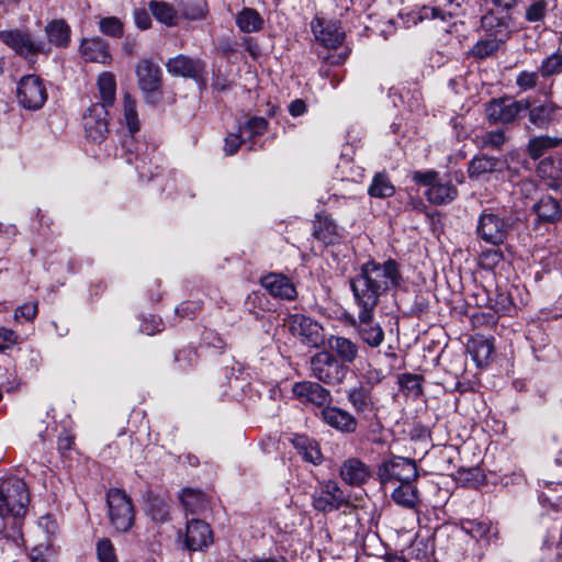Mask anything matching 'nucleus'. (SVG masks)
Segmentation results:
<instances>
[{"instance_id":"nucleus-1","label":"nucleus","mask_w":562,"mask_h":562,"mask_svg":"<svg viewBox=\"0 0 562 562\" xmlns=\"http://www.w3.org/2000/svg\"><path fill=\"white\" fill-rule=\"evenodd\" d=\"M404 283L401 265L392 258L383 262H364L359 274L350 281V286L363 312L372 313L381 295L400 289Z\"/></svg>"},{"instance_id":"nucleus-2","label":"nucleus","mask_w":562,"mask_h":562,"mask_svg":"<svg viewBox=\"0 0 562 562\" xmlns=\"http://www.w3.org/2000/svg\"><path fill=\"white\" fill-rule=\"evenodd\" d=\"M123 116L130 132V136L123 142V148L127 154L126 160L128 164L135 165L142 177H146V165L151 161L150 155L155 148L134 138V134L139 131L140 122L136 110V100L130 93H125L123 97Z\"/></svg>"},{"instance_id":"nucleus-3","label":"nucleus","mask_w":562,"mask_h":562,"mask_svg":"<svg viewBox=\"0 0 562 562\" xmlns=\"http://www.w3.org/2000/svg\"><path fill=\"white\" fill-rule=\"evenodd\" d=\"M30 502L24 481L7 477L0 482V517H23Z\"/></svg>"},{"instance_id":"nucleus-4","label":"nucleus","mask_w":562,"mask_h":562,"mask_svg":"<svg viewBox=\"0 0 562 562\" xmlns=\"http://www.w3.org/2000/svg\"><path fill=\"white\" fill-rule=\"evenodd\" d=\"M108 517L116 532H127L135 521V509L131 497L120 488L106 493Z\"/></svg>"},{"instance_id":"nucleus-5","label":"nucleus","mask_w":562,"mask_h":562,"mask_svg":"<svg viewBox=\"0 0 562 562\" xmlns=\"http://www.w3.org/2000/svg\"><path fill=\"white\" fill-rule=\"evenodd\" d=\"M412 179L416 183L428 188L425 195L431 204H447L458 195L457 187L450 180L442 181L439 172L435 170L414 171Z\"/></svg>"},{"instance_id":"nucleus-6","label":"nucleus","mask_w":562,"mask_h":562,"mask_svg":"<svg viewBox=\"0 0 562 562\" xmlns=\"http://www.w3.org/2000/svg\"><path fill=\"white\" fill-rule=\"evenodd\" d=\"M0 41L16 55L33 59L38 54H49L50 47L44 41H36L27 30L13 29L0 31Z\"/></svg>"},{"instance_id":"nucleus-7","label":"nucleus","mask_w":562,"mask_h":562,"mask_svg":"<svg viewBox=\"0 0 562 562\" xmlns=\"http://www.w3.org/2000/svg\"><path fill=\"white\" fill-rule=\"evenodd\" d=\"M529 106L528 99L498 98L487 103L485 112L490 123L510 124L520 119Z\"/></svg>"},{"instance_id":"nucleus-8","label":"nucleus","mask_w":562,"mask_h":562,"mask_svg":"<svg viewBox=\"0 0 562 562\" xmlns=\"http://www.w3.org/2000/svg\"><path fill=\"white\" fill-rule=\"evenodd\" d=\"M312 375L328 385L340 383L346 374L344 364L329 351H319L311 358Z\"/></svg>"},{"instance_id":"nucleus-9","label":"nucleus","mask_w":562,"mask_h":562,"mask_svg":"<svg viewBox=\"0 0 562 562\" xmlns=\"http://www.w3.org/2000/svg\"><path fill=\"white\" fill-rule=\"evenodd\" d=\"M378 476L382 485L395 482H414L418 477L416 463L407 458L394 457L384 461L378 470Z\"/></svg>"},{"instance_id":"nucleus-10","label":"nucleus","mask_w":562,"mask_h":562,"mask_svg":"<svg viewBox=\"0 0 562 562\" xmlns=\"http://www.w3.org/2000/svg\"><path fill=\"white\" fill-rule=\"evenodd\" d=\"M138 86L145 95V101L155 105L161 100V70L149 59H143L136 67Z\"/></svg>"},{"instance_id":"nucleus-11","label":"nucleus","mask_w":562,"mask_h":562,"mask_svg":"<svg viewBox=\"0 0 562 562\" xmlns=\"http://www.w3.org/2000/svg\"><path fill=\"white\" fill-rule=\"evenodd\" d=\"M16 97L24 109H41L47 100L44 81L36 75L23 76L18 83Z\"/></svg>"},{"instance_id":"nucleus-12","label":"nucleus","mask_w":562,"mask_h":562,"mask_svg":"<svg viewBox=\"0 0 562 562\" xmlns=\"http://www.w3.org/2000/svg\"><path fill=\"white\" fill-rule=\"evenodd\" d=\"M345 503V493L334 480L319 482L312 494L313 508L321 513L338 510Z\"/></svg>"},{"instance_id":"nucleus-13","label":"nucleus","mask_w":562,"mask_h":562,"mask_svg":"<svg viewBox=\"0 0 562 562\" xmlns=\"http://www.w3.org/2000/svg\"><path fill=\"white\" fill-rule=\"evenodd\" d=\"M109 111L100 104H91L83 114V128L88 139L102 143L109 134Z\"/></svg>"},{"instance_id":"nucleus-14","label":"nucleus","mask_w":562,"mask_h":562,"mask_svg":"<svg viewBox=\"0 0 562 562\" xmlns=\"http://www.w3.org/2000/svg\"><path fill=\"white\" fill-rule=\"evenodd\" d=\"M292 394L300 403L311 404L322 409L333 401L329 390L312 381L295 382L292 385Z\"/></svg>"},{"instance_id":"nucleus-15","label":"nucleus","mask_w":562,"mask_h":562,"mask_svg":"<svg viewBox=\"0 0 562 562\" xmlns=\"http://www.w3.org/2000/svg\"><path fill=\"white\" fill-rule=\"evenodd\" d=\"M509 224L495 213H483L479 218L477 235L492 245L502 244L508 234Z\"/></svg>"},{"instance_id":"nucleus-16","label":"nucleus","mask_w":562,"mask_h":562,"mask_svg":"<svg viewBox=\"0 0 562 562\" xmlns=\"http://www.w3.org/2000/svg\"><path fill=\"white\" fill-rule=\"evenodd\" d=\"M562 108L552 100H544L541 103L529 106L528 121L538 130H549L560 123Z\"/></svg>"},{"instance_id":"nucleus-17","label":"nucleus","mask_w":562,"mask_h":562,"mask_svg":"<svg viewBox=\"0 0 562 562\" xmlns=\"http://www.w3.org/2000/svg\"><path fill=\"white\" fill-rule=\"evenodd\" d=\"M291 330L302 344L311 348H317L325 341L324 328L314 318H293Z\"/></svg>"},{"instance_id":"nucleus-18","label":"nucleus","mask_w":562,"mask_h":562,"mask_svg":"<svg viewBox=\"0 0 562 562\" xmlns=\"http://www.w3.org/2000/svg\"><path fill=\"white\" fill-rule=\"evenodd\" d=\"M321 419L341 434H353L358 428V420L350 412L333 406L331 403L321 409Z\"/></svg>"},{"instance_id":"nucleus-19","label":"nucleus","mask_w":562,"mask_h":562,"mask_svg":"<svg viewBox=\"0 0 562 562\" xmlns=\"http://www.w3.org/2000/svg\"><path fill=\"white\" fill-rule=\"evenodd\" d=\"M167 70L173 76L190 78L200 81L205 71V63L199 58L178 55L166 64Z\"/></svg>"},{"instance_id":"nucleus-20","label":"nucleus","mask_w":562,"mask_h":562,"mask_svg":"<svg viewBox=\"0 0 562 562\" xmlns=\"http://www.w3.org/2000/svg\"><path fill=\"white\" fill-rule=\"evenodd\" d=\"M339 476L345 484L360 487L370 480L371 470L362 460L348 458L340 465Z\"/></svg>"},{"instance_id":"nucleus-21","label":"nucleus","mask_w":562,"mask_h":562,"mask_svg":"<svg viewBox=\"0 0 562 562\" xmlns=\"http://www.w3.org/2000/svg\"><path fill=\"white\" fill-rule=\"evenodd\" d=\"M212 541L213 533L209 524L196 518L188 520L184 543L189 550H202L210 546Z\"/></svg>"},{"instance_id":"nucleus-22","label":"nucleus","mask_w":562,"mask_h":562,"mask_svg":"<svg viewBox=\"0 0 562 562\" xmlns=\"http://www.w3.org/2000/svg\"><path fill=\"white\" fill-rule=\"evenodd\" d=\"M260 284L272 296L281 300H294L297 295L292 281L282 273L270 272L260 279Z\"/></svg>"},{"instance_id":"nucleus-23","label":"nucleus","mask_w":562,"mask_h":562,"mask_svg":"<svg viewBox=\"0 0 562 562\" xmlns=\"http://www.w3.org/2000/svg\"><path fill=\"white\" fill-rule=\"evenodd\" d=\"M505 167L504 159L485 154L475 155L469 162L468 175L470 179L481 180L491 173L503 171Z\"/></svg>"},{"instance_id":"nucleus-24","label":"nucleus","mask_w":562,"mask_h":562,"mask_svg":"<svg viewBox=\"0 0 562 562\" xmlns=\"http://www.w3.org/2000/svg\"><path fill=\"white\" fill-rule=\"evenodd\" d=\"M346 396L353 411L360 416L367 417L376 411L371 387L362 383L349 389Z\"/></svg>"},{"instance_id":"nucleus-25","label":"nucleus","mask_w":562,"mask_h":562,"mask_svg":"<svg viewBox=\"0 0 562 562\" xmlns=\"http://www.w3.org/2000/svg\"><path fill=\"white\" fill-rule=\"evenodd\" d=\"M469 353L477 368L487 367L493 360L494 339L481 335L472 336L467 344Z\"/></svg>"},{"instance_id":"nucleus-26","label":"nucleus","mask_w":562,"mask_h":562,"mask_svg":"<svg viewBox=\"0 0 562 562\" xmlns=\"http://www.w3.org/2000/svg\"><path fill=\"white\" fill-rule=\"evenodd\" d=\"M536 172L551 189H559L562 183V159L548 156L539 160Z\"/></svg>"},{"instance_id":"nucleus-27","label":"nucleus","mask_w":562,"mask_h":562,"mask_svg":"<svg viewBox=\"0 0 562 562\" xmlns=\"http://www.w3.org/2000/svg\"><path fill=\"white\" fill-rule=\"evenodd\" d=\"M532 213L537 215L539 223L552 224L562 217V206L552 195H541L531 206Z\"/></svg>"},{"instance_id":"nucleus-28","label":"nucleus","mask_w":562,"mask_h":562,"mask_svg":"<svg viewBox=\"0 0 562 562\" xmlns=\"http://www.w3.org/2000/svg\"><path fill=\"white\" fill-rule=\"evenodd\" d=\"M360 338L370 347H379L384 340V330L375 318H349Z\"/></svg>"},{"instance_id":"nucleus-29","label":"nucleus","mask_w":562,"mask_h":562,"mask_svg":"<svg viewBox=\"0 0 562 562\" xmlns=\"http://www.w3.org/2000/svg\"><path fill=\"white\" fill-rule=\"evenodd\" d=\"M80 54L86 61L109 64L111 60L108 44L100 37L85 38Z\"/></svg>"},{"instance_id":"nucleus-30","label":"nucleus","mask_w":562,"mask_h":562,"mask_svg":"<svg viewBox=\"0 0 562 562\" xmlns=\"http://www.w3.org/2000/svg\"><path fill=\"white\" fill-rule=\"evenodd\" d=\"M562 138L547 134L535 135L529 138L526 145V154L532 160L540 159L547 151L559 147Z\"/></svg>"},{"instance_id":"nucleus-31","label":"nucleus","mask_w":562,"mask_h":562,"mask_svg":"<svg viewBox=\"0 0 562 562\" xmlns=\"http://www.w3.org/2000/svg\"><path fill=\"white\" fill-rule=\"evenodd\" d=\"M481 27L487 36L493 38H503V43H505L510 35L508 20L504 16H498L493 12H488L482 16Z\"/></svg>"},{"instance_id":"nucleus-32","label":"nucleus","mask_w":562,"mask_h":562,"mask_svg":"<svg viewBox=\"0 0 562 562\" xmlns=\"http://www.w3.org/2000/svg\"><path fill=\"white\" fill-rule=\"evenodd\" d=\"M329 348L337 355L341 363H352L359 356V347L349 338L330 336Z\"/></svg>"},{"instance_id":"nucleus-33","label":"nucleus","mask_w":562,"mask_h":562,"mask_svg":"<svg viewBox=\"0 0 562 562\" xmlns=\"http://www.w3.org/2000/svg\"><path fill=\"white\" fill-rule=\"evenodd\" d=\"M148 9L151 15L164 25L171 27L176 26L180 20L178 8L166 1L151 0L148 3Z\"/></svg>"},{"instance_id":"nucleus-34","label":"nucleus","mask_w":562,"mask_h":562,"mask_svg":"<svg viewBox=\"0 0 562 562\" xmlns=\"http://www.w3.org/2000/svg\"><path fill=\"white\" fill-rule=\"evenodd\" d=\"M292 443L296 449L297 453L302 456V458L311 462L313 464H319L323 460V454L317 442L303 435H295L292 438Z\"/></svg>"},{"instance_id":"nucleus-35","label":"nucleus","mask_w":562,"mask_h":562,"mask_svg":"<svg viewBox=\"0 0 562 562\" xmlns=\"http://www.w3.org/2000/svg\"><path fill=\"white\" fill-rule=\"evenodd\" d=\"M101 102L95 104L103 105L105 110L113 106L116 99V80L115 76L110 71L101 72L97 81Z\"/></svg>"},{"instance_id":"nucleus-36","label":"nucleus","mask_w":562,"mask_h":562,"mask_svg":"<svg viewBox=\"0 0 562 562\" xmlns=\"http://www.w3.org/2000/svg\"><path fill=\"white\" fill-rule=\"evenodd\" d=\"M395 504L407 509H414L419 503L418 490L413 482L401 483L391 493Z\"/></svg>"},{"instance_id":"nucleus-37","label":"nucleus","mask_w":562,"mask_h":562,"mask_svg":"<svg viewBox=\"0 0 562 562\" xmlns=\"http://www.w3.org/2000/svg\"><path fill=\"white\" fill-rule=\"evenodd\" d=\"M504 45L503 38H493L486 36L479 40L468 52V55L475 60L482 61L486 58L493 57Z\"/></svg>"},{"instance_id":"nucleus-38","label":"nucleus","mask_w":562,"mask_h":562,"mask_svg":"<svg viewBox=\"0 0 562 562\" xmlns=\"http://www.w3.org/2000/svg\"><path fill=\"white\" fill-rule=\"evenodd\" d=\"M48 43L57 47H66L70 42V27L64 20H53L45 26Z\"/></svg>"},{"instance_id":"nucleus-39","label":"nucleus","mask_w":562,"mask_h":562,"mask_svg":"<svg viewBox=\"0 0 562 562\" xmlns=\"http://www.w3.org/2000/svg\"><path fill=\"white\" fill-rule=\"evenodd\" d=\"M237 27L243 33L259 32L263 27V19L257 10L252 8H244L235 18Z\"/></svg>"},{"instance_id":"nucleus-40","label":"nucleus","mask_w":562,"mask_h":562,"mask_svg":"<svg viewBox=\"0 0 562 562\" xmlns=\"http://www.w3.org/2000/svg\"><path fill=\"white\" fill-rule=\"evenodd\" d=\"M318 27H313L316 40L328 48H336L344 41V33L334 23L318 24Z\"/></svg>"},{"instance_id":"nucleus-41","label":"nucleus","mask_w":562,"mask_h":562,"mask_svg":"<svg viewBox=\"0 0 562 562\" xmlns=\"http://www.w3.org/2000/svg\"><path fill=\"white\" fill-rule=\"evenodd\" d=\"M180 501L186 510L191 514H201L209 505L205 495L201 491L192 488L182 490Z\"/></svg>"},{"instance_id":"nucleus-42","label":"nucleus","mask_w":562,"mask_h":562,"mask_svg":"<svg viewBox=\"0 0 562 562\" xmlns=\"http://www.w3.org/2000/svg\"><path fill=\"white\" fill-rule=\"evenodd\" d=\"M395 193V187L386 172L374 175L371 184L368 188V194L375 199H386Z\"/></svg>"},{"instance_id":"nucleus-43","label":"nucleus","mask_w":562,"mask_h":562,"mask_svg":"<svg viewBox=\"0 0 562 562\" xmlns=\"http://www.w3.org/2000/svg\"><path fill=\"white\" fill-rule=\"evenodd\" d=\"M538 71L543 79L562 74V50L558 49L547 56L541 61Z\"/></svg>"},{"instance_id":"nucleus-44","label":"nucleus","mask_w":562,"mask_h":562,"mask_svg":"<svg viewBox=\"0 0 562 562\" xmlns=\"http://www.w3.org/2000/svg\"><path fill=\"white\" fill-rule=\"evenodd\" d=\"M146 512L156 522H165L169 519L168 504L159 497L148 499Z\"/></svg>"},{"instance_id":"nucleus-45","label":"nucleus","mask_w":562,"mask_h":562,"mask_svg":"<svg viewBox=\"0 0 562 562\" xmlns=\"http://www.w3.org/2000/svg\"><path fill=\"white\" fill-rule=\"evenodd\" d=\"M178 11L180 13V19L183 18L186 20L196 21L205 18L206 5L202 1L194 3L181 2L178 4Z\"/></svg>"},{"instance_id":"nucleus-46","label":"nucleus","mask_w":562,"mask_h":562,"mask_svg":"<svg viewBox=\"0 0 562 562\" xmlns=\"http://www.w3.org/2000/svg\"><path fill=\"white\" fill-rule=\"evenodd\" d=\"M547 0H533L525 11V20L529 23L543 22L548 13Z\"/></svg>"},{"instance_id":"nucleus-47","label":"nucleus","mask_w":562,"mask_h":562,"mask_svg":"<svg viewBox=\"0 0 562 562\" xmlns=\"http://www.w3.org/2000/svg\"><path fill=\"white\" fill-rule=\"evenodd\" d=\"M461 528L474 539H482L490 532L491 526L485 520L468 519L462 521Z\"/></svg>"},{"instance_id":"nucleus-48","label":"nucleus","mask_w":562,"mask_h":562,"mask_svg":"<svg viewBox=\"0 0 562 562\" xmlns=\"http://www.w3.org/2000/svg\"><path fill=\"white\" fill-rule=\"evenodd\" d=\"M99 30L106 36L120 38L123 35V23L116 16L102 18L99 22Z\"/></svg>"},{"instance_id":"nucleus-49","label":"nucleus","mask_w":562,"mask_h":562,"mask_svg":"<svg viewBox=\"0 0 562 562\" xmlns=\"http://www.w3.org/2000/svg\"><path fill=\"white\" fill-rule=\"evenodd\" d=\"M539 71H529V70H521L516 76L515 83L517 88L519 89V92H527L530 90H533L539 82L540 78Z\"/></svg>"},{"instance_id":"nucleus-50","label":"nucleus","mask_w":562,"mask_h":562,"mask_svg":"<svg viewBox=\"0 0 562 562\" xmlns=\"http://www.w3.org/2000/svg\"><path fill=\"white\" fill-rule=\"evenodd\" d=\"M97 558L99 562H117L114 544L108 538L97 541Z\"/></svg>"},{"instance_id":"nucleus-51","label":"nucleus","mask_w":562,"mask_h":562,"mask_svg":"<svg viewBox=\"0 0 562 562\" xmlns=\"http://www.w3.org/2000/svg\"><path fill=\"white\" fill-rule=\"evenodd\" d=\"M268 128V121L261 116H255L249 119L243 127L239 128L240 133L244 135L260 136L266 133Z\"/></svg>"},{"instance_id":"nucleus-52","label":"nucleus","mask_w":562,"mask_h":562,"mask_svg":"<svg viewBox=\"0 0 562 562\" xmlns=\"http://www.w3.org/2000/svg\"><path fill=\"white\" fill-rule=\"evenodd\" d=\"M506 140L507 137L502 130L488 131L481 136L482 147L491 149H501Z\"/></svg>"},{"instance_id":"nucleus-53","label":"nucleus","mask_w":562,"mask_h":562,"mask_svg":"<svg viewBox=\"0 0 562 562\" xmlns=\"http://www.w3.org/2000/svg\"><path fill=\"white\" fill-rule=\"evenodd\" d=\"M423 376L418 374L405 373L400 378L401 386L416 397L423 394Z\"/></svg>"},{"instance_id":"nucleus-54","label":"nucleus","mask_w":562,"mask_h":562,"mask_svg":"<svg viewBox=\"0 0 562 562\" xmlns=\"http://www.w3.org/2000/svg\"><path fill=\"white\" fill-rule=\"evenodd\" d=\"M138 330L146 336H153L161 333L165 329L162 318H137Z\"/></svg>"},{"instance_id":"nucleus-55","label":"nucleus","mask_w":562,"mask_h":562,"mask_svg":"<svg viewBox=\"0 0 562 562\" xmlns=\"http://www.w3.org/2000/svg\"><path fill=\"white\" fill-rule=\"evenodd\" d=\"M175 360L178 363L180 370L187 371L196 364L198 353L194 349L191 348L182 349L176 353Z\"/></svg>"},{"instance_id":"nucleus-56","label":"nucleus","mask_w":562,"mask_h":562,"mask_svg":"<svg viewBox=\"0 0 562 562\" xmlns=\"http://www.w3.org/2000/svg\"><path fill=\"white\" fill-rule=\"evenodd\" d=\"M503 254L498 249L484 251L480 257V265L483 269L493 270L503 261Z\"/></svg>"},{"instance_id":"nucleus-57","label":"nucleus","mask_w":562,"mask_h":562,"mask_svg":"<svg viewBox=\"0 0 562 562\" xmlns=\"http://www.w3.org/2000/svg\"><path fill=\"white\" fill-rule=\"evenodd\" d=\"M241 133L240 134H229L225 138V145L224 150L226 155H234L239 149L243 139H241Z\"/></svg>"},{"instance_id":"nucleus-58","label":"nucleus","mask_w":562,"mask_h":562,"mask_svg":"<svg viewBox=\"0 0 562 562\" xmlns=\"http://www.w3.org/2000/svg\"><path fill=\"white\" fill-rule=\"evenodd\" d=\"M134 21L140 30H148L151 26L150 14L146 9H135Z\"/></svg>"},{"instance_id":"nucleus-59","label":"nucleus","mask_w":562,"mask_h":562,"mask_svg":"<svg viewBox=\"0 0 562 562\" xmlns=\"http://www.w3.org/2000/svg\"><path fill=\"white\" fill-rule=\"evenodd\" d=\"M363 379V384L372 389L374 385L379 384L384 379V374L382 373L381 370L369 369L364 373Z\"/></svg>"},{"instance_id":"nucleus-60","label":"nucleus","mask_w":562,"mask_h":562,"mask_svg":"<svg viewBox=\"0 0 562 562\" xmlns=\"http://www.w3.org/2000/svg\"><path fill=\"white\" fill-rule=\"evenodd\" d=\"M203 341L217 349H223L226 345L223 337H221L218 334L213 331H205L203 334Z\"/></svg>"},{"instance_id":"nucleus-61","label":"nucleus","mask_w":562,"mask_h":562,"mask_svg":"<svg viewBox=\"0 0 562 562\" xmlns=\"http://www.w3.org/2000/svg\"><path fill=\"white\" fill-rule=\"evenodd\" d=\"M37 303L36 302H27L21 306H19L13 316H36Z\"/></svg>"},{"instance_id":"nucleus-62","label":"nucleus","mask_w":562,"mask_h":562,"mask_svg":"<svg viewBox=\"0 0 562 562\" xmlns=\"http://www.w3.org/2000/svg\"><path fill=\"white\" fill-rule=\"evenodd\" d=\"M248 303H251L254 306H258V308L262 312L269 311L266 306L269 304V300L263 294L254 293L248 296Z\"/></svg>"},{"instance_id":"nucleus-63","label":"nucleus","mask_w":562,"mask_h":562,"mask_svg":"<svg viewBox=\"0 0 562 562\" xmlns=\"http://www.w3.org/2000/svg\"><path fill=\"white\" fill-rule=\"evenodd\" d=\"M289 112L292 116L303 115L306 112V103L302 99H295L290 103Z\"/></svg>"},{"instance_id":"nucleus-64","label":"nucleus","mask_w":562,"mask_h":562,"mask_svg":"<svg viewBox=\"0 0 562 562\" xmlns=\"http://www.w3.org/2000/svg\"><path fill=\"white\" fill-rule=\"evenodd\" d=\"M492 3L502 9L503 11L510 12L514 10L520 2V0H491Z\"/></svg>"}]
</instances>
